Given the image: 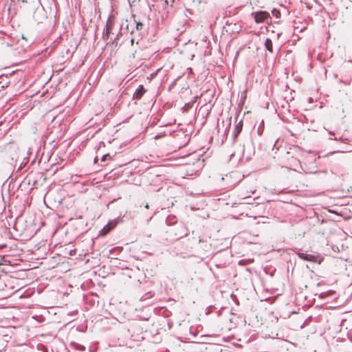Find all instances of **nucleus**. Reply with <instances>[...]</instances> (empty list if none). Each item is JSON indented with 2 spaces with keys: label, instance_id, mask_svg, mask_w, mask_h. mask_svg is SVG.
Wrapping results in <instances>:
<instances>
[{
  "label": "nucleus",
  "instance_id": "obj_1",
  "mask_svg": "<svg viewBox=\"0 0 352 352\" xmlns=\"http://www.w3.org/2000/svg\"><path fill=\"white\" fill-rule=\"evenodd\" d=\"M297 254L298 257L302 260L313 263H318L319 264L323 260L322 257L318 254H308L307 252H298Z\"/></svg>",
  "mask_w": 352,
  "mask_h": 352
},
{
  "label": "nucleus",
  "instance_id": "obj_2",
  "mask_svg": "<svg viewBox=\"0 0 352 352\" xmlns=\"http://www.w3.org/2000/svg\"><path fill=\"white\" fill-rule=\"evenodd\" d=\"M254 16V20L256 23L264 22L265 20L270 17V14L266 11H259L252 13Z\"/></svg>",
  "mask_w": 352,
  "mask_h": 352
},
{
  "label": "nucleus",
  "instance_id": "obj_3",
  "mask_svg": "<svg viewBox=\"0 0 352 352\" xmlns=\"http://www.w3.org/2000/svg\"><path fill=\"white\" fill-rule=\"evenodd\" d=\"M117 226L116 221H111L109 222L100 232V236H105L114 229Z\"/></svg>",
  "mask_w": 352,
  "mask_h": 352
},
{
  "label": "nucleus",
  "instance_id": "obj_4",
  "mask_svg": "<svg viewBox=\"0 0 352 352\" xmlns=\"http://www.w3.org/2000/svg\"><path fill=\"white\" fill-rule=\"evenodd\" d=\"M113 27V21L110 18L108 19L106 24V32L104 35V37H106V39L109 38V34L111 32V30Z\"/></svg>",
  "mask_w": 352,
  "mask_h": 352
},
{
  "label": "nucleus",
  "instance_id": "obj_5",
  "mask_svg": "<svg viewBox=\"0 0 352 352\" xmlns=\"http://www.w3.org/2000/svg\"><path fill=\"white\" fill-rule=\"evenodd\" d=\"M145 92L146 90L144 89V86L140 85L133 95V98L136 100L141 99V98L142 97Z\"/></svg>",
  "mask_w": 352,
  "mask_h": 352
},
{
  "label": "nucleus",
  "instance_id": "obj_6",
  "mask_svg": "<svg viewBox=\"0 0 352 352\" xmlns=\"http://www.w3.org/2000/svg\"><path fill=\"white\" fill-rule=\"evenodd\" d=\"M243 120H241L235 126V129H234V136L235 137L238 136V135L241 133V131H242V129H243Z\"/></svg>",
  "mask_w": 352,
  "mask_h": 352
},
{
  "label": "nucleus",
  "instance_id": "obj_7",
  "mask_svg": "<svg viewBox=\"0 0 352 352\" xmlns=\"http://www.w3.org/2000/svg\"><path fill=\"white\" fill-rule=\"evenodd\" d=\"M265 46L269 52H273V44H272V41L270 38H267L265 40Z\"/></svg>",
  "mask_w": 352,
  "mask_h": 352
},
{
  "label": "nucleus",
  "instance_id": "obj_8",
  "mask_svg": "<svg viewBox=\"0 0 352 352\" xmlns=\"http://www.w3.org/2000/svg\"><path fill=\"white\" fill-rule=\"evenodd\" d=\"M142 23H137V25H136V28H137V30H141L142 28Z\"/></svg>",
  "mask_w": 352,
  "mask_h": 352
},
{
  "label": "nucleus",
  "instance_id": "obj_9",
  "mask_svg": "<svg viewBox=\"0 0 352 352\" xmlns=\"http://www.w3.org/2000/svg\"><path fill=\"white\" fill-rule=\"evenodd\" d=\"M107 157H110L109 155L107 154V155H103V157L102 158V161H105Z\"/></svg>",
  "mask_w": 352,
  "mask_h": 352
},
{
  "label": "nucleus",
  "instance_id": "obj_10",
  "mask_svg": "<svg viewBox=\"0 0 352 352\" xmlns=\"http://www.w3.org/2000/svg\"><path fill=\"white\" fill-rule=\"evenodd\" d=\"M255 191H256V190H255V189H254V190H252V189H251V190L249 191V192H250V193H252V194H254V193L255 192Z\"/></svg>",
  "mask_w": 352,
  "mask_h": 352
},
{
  "label": "nucleus",
  "instance_id": "obj_11",
  "mask_svg": "<svg viewBox=\"0 0 352 352\" xmlns=\"http://www.w3.org/2000/svg\"><path fill=\"white\" fill-rule=\"evenodd\" d=\"M145 207L148 209V208H149L148 204H146V206H145Z\"/></svg>",
  "mask_w": 352,
  "mask_h": 352
}]
</instances>
